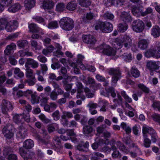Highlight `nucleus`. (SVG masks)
Listing matches in <instances>:
<instances>
[{"mask_svg":"<svg viewBox=\"0 0 160 160\" xmlns=\"http://www.w3.org/2000/svg\"><path fill=\"white\" fill-rule=\"evenodd\" d=\"M27 80L25 81V83H27L28 85L30 86H33L36 82V78L35 77L32 78H28Z\"/></svg>","mask_w":160,"mask_h":160,"instance_id":"nucleus-44","label":"nucleus"},{"mask_svg":"<svg viewBox=\"0 0 160 160\" xmlns=\"http://www.w3.org/2000/svg\"><path fill=\"white\" fill-rule=\"evenodd\" d=\"M90 155L91 160H99L100 158H103L104 157L103 154L98 152L92 153Z\"/></svg>","mask_w":160,"mask_h":160,"instance_id":"nucleus-31","label":"nucleus"},{"mask_svg":"<svg viewBox=\"0 0 160 160\" xmlns=\"http://www.w3.org/2000/svg\"><path fill=\"white\" fill-rule=\"evenodd\" d=\"M28 28L30 32H38L41 30V28L38 27L35 23H32L28 25Z\"/></svg>","mask_w":160,"mask_h":160,"instance_id":"nucleus-25","label":"nucleus"},{"mask_svg":"<svg viewBox=\"0 0 160 160\" xmlns=\"http://www.w3.org/2000/svg\"><path fill=\"white\" fill-rule=\"evenodd\" d=\"M16 46L14 43H11L7 47L6 49L4 50L5 53L7 55H9L11 54L12 51L16 49Z\"/></svg>","mask_w":160,"mask_h":160,"instance_id":"nucleus-29","label":"nucleus"},{"mask_svg":"<svg viewBox=\"0 0 160 160\" xmlns=\"http://www.w3.org/2000/svg\"><path fill=\"white\" fill-rule=\"evenodd\" d=\"M13 126L12 124H8L2 128V133L7 139H10L13 137V133L12 132Z\"/></svg>","mask_w":160,"mask_h":160,"instance_id":"nucleus-8","label":"nucleus"},{"mask_svg":"<svg viewBox=\"0 0 160 160\" xmlns=\"http://www.w3.org/2000/svg\"><path fill=\"white\" fill-rule=\"evenodd\" d=\"M139 88L142 90H138L136 93V94L138 95V97L141 96L143 92L148 93L149 92V89L144 85L142 84H139L138 85Z\"/></svg>","mask_w":160,"mask_h":160,"instance_id":"nucleus-15","label":"nucleus"},{"mask_svg":"<svg viewBox=\"0 0 160 160\" xmlns=\"http://www.w3.org/2000/svg\"><path fill=\"white\" fill-rule=\"evenodd\" d=\"M125 1V0H111V3L116 6H121L123 5Z\"/></svg>","mask_w":160,"mask_h":160,"instance_id":"nucleus-47","label":"nucleus"},{"mask_svg":"<svg viewBox=\"0 0 160 160\" xmlns=\"http://www.w3.org/2000/svg\"><path fill=\"white\" fill-rule=\"evenodd\" d=\"M150 135L151 137V141H152L153 143L155 142L158 138V136L156 132L154 130Z\"/></svg>","mask_w":160,"mask_h":160,"instance_id":"nucleus-57","label":"nucleus"},{"mask_svg":"<svg viewBox=\"0 0 160 160\" xmlns=\"http://www.w3.org/2000/svg\"><path fill=\"white\" fill-rule=\"evenodd\" d=\"M13 72L15 75L20 78L23 77L24 75L23 72L18 68H15L13 69Z\"/></svg>","mask_w":160,"mask_h":160,"instance_id":"nucleus-42","label":"nucleus"},{"mask_svg":"<svg viewBox=\"0 0 160 160\" xmlns=\"http://www.w3.org/2000/svg\"><path fill=\"white\" fill-rule=\"evenodd\" d=\"M130 75L132 76L137 78L140 75V72L138 69L135 67H132L130 71Z\"/></svg>","mask_w":160,"mask_h":160,"instance_id":"nucleus-24","label":"nucleus"},{"mask_svg":"<svg viewBox=\"0 0 160 160\" xmlns=\"http://www.w3.org/2000/svg\"><path fill=\"white\" fill-rule=\"evenodd\" d=\"M77 7V3L74 1L69 2L66 5V8L69 11H74Z\"/></svg>","mask_w":160,"mask_h":160,"instance_id":"nucleus-26","label":"nucleus"},{"mask_svg":"<svg viewBox=\"0 0 160 160\" xmlns=\"http://www.w3.org/2000/svg\"><path fill=\"white\" fill-rule=\"evenodd\" d=\"M35 0H25L24 6L26 9L30 10L33 7L35 4Z\"/></svg>","mask_w":160,"mask_h":160,"instance_id":"nucleus-20","label":"nucleus"},{"mask_svg":"<svg viewBox=\"0 0 160 160\" xmlns=\"http://www.w3.org/2000/svg\"><path fill=\"white\" fill-rule=\"evenodd\" d=\"M39 117L42 122L45 123H48L50 122V120L47 118L45 115L43 114H40L39 116Z\"/></svg>","mask_w":160,"mask_h":160,"instance_id":"nucleus-55","label":"nucleus"},{"mask_svg":"<svg viewBox=\"0 0 160 160\" xmlns=\"http://www.w3.org/2000/svg\"><path fill=\"white\" fill-rule=\"evenodd\" d=\"M78 2L79 4L83 7H87L91 4L90 0H78Z\"/></svg>","mask_w":160,"mask_h":160,"instance_id":"nucleus-40","label":"nucleus"},{"mask_svg":"<svg viewBox=\"0 0 160 160\" xmlns=\"http://www.w3.org/2000/svg\"><path fill=\"white\" fill-rule=\"evenodd\" d=\"M58 25L57 22L52 21L48 23V27L50 29H53L58 28Z\"/></svg>","mask_w":160,"mask_h":160,"instance_id":"nucleus-54","label":"nucleus"},{"mask_svg":"<svg viewBox=\"0 0 160 160\" xmlns=\"http://www.w3.org/2000/svg\"><path fill=\"white\" fill-rule=\"evenodd\" d=\"M34 145L33 141L31 139H28L25 140L23 142V146L26 149H29L33 147Z\"/></svg>","mask_w":160,"mask_h":160,"instance_id":"nucleus-22","label":"nucleus"},{"mask_svg":"<svg viewBox=\"0 0 160 160\" xmlns=\"http://www.w3.org/2000/svg\"><path fill=\"white\" fill-rule=\"evenodd\" d=\"M30 42L31 46L34 48L35 50H40L41 48L42 47L38 45V42L36 41L31 40Z\"/></svg>","mask_w":160,"mask_h":160,"instance_id":"nucleus-48","label":"nucleus"},{"mask_svg":"<svg viewBox=\"0 0 160 160\" xmlns=\"http://www.w3.org/2000/svg\"><path fill=\"white\" fill-rule=\"evenodd\" d=\"M82 39L84 42L91 46L94 45L96 41L95 38L90 35L83 36Z\"/></svg>","mask_w":160,"mask_h":160,"instance_id":"nucleus-14","label":"nucleus"},{"mask_svg":"<svg viewBox=\"0 0 160 160\" xmlns=\"http://www.w3.org/2000/svg\"><path fill=\"white\" fill-rule=\"evenodd\" d=\"M93 18V15L92 13L91 12L87 13L86 15H84L82 18V20L85 22L88 23L89 20L92 19Z\"/></svg>","mask_w":160,"mask_h":160,"instance_id":"nucleus-37","label":"nucleus"},{"mask_svg":"<svg viewBox=\"0 0 160 160\" xmlns=\"http://www.w3.org/2000/svg\"><path fill=\"white\" fill-rule=\"evenodd\" d=\"M154 130L152 128L148 126H144L142 128L143 136L144 135L148 136V133L150 134Z\"/></svg>","mask_w":160,"mask_h":160,"instance_id":"nucleus-33","label":"nucleus"},{"mask_svg":"<svg viewBox=\"0 0 160 160\" xmlns=\"http://www.w3.org/2000/svg\"><path fill=\"white\" fill-rule=\"evenodd\" d=\"M7 22V20L6 18H2L0 19V30L4 29Z\"/></svg>","mask_w":160,"mask_h":160,"instance_id":"nucleus-49","label":"nucleus"},{"mask_svg":"<svg viewBox=\"0 0 160 160\" xmlns=\"http://www.w3.org/2000/svg\"><path fill=\"white\" fill-rule=\"evenodd\" d=\"M54 49V48L52 45H49L46 48L43 49L42 51V53L46 56L49 53L52 52L53 51Z\"/></svg>","mask_w":160,"mask_h":160,"instance_id":"nucleus-35","label":"nucleus"},{"mask_svg":"<svg viewBox=\"0 0 160 160\" xmlns=\"http://www.w3.org/2000/svg\"><path fill=\"white\" fill-rule=\"evenodd\" d=\"M52 116L54 120L57 121L59 120L60 118L59 111L58 110L55 111L52 113Z\"/></svg>","mask_w":160,"mask_h":160,"instance_id":"nucleus-53","label":"nucleus"},{"mask_svg":"<svg viewBox=\"0 0 160 160\" xmlns=\"http://www.w3.org/2000/svg\"><path fill=\"white\" fill-rule=\"evenodd\" d=\"M132 13L136 17H139L142 16V10L138 7H134L132 8Z\"/></svg>","mask_w":160,"mask_h":160,"instance_id":"nucleus-30","label":"nucleus"},{"mask_svg":"<svg viewBox=\"0 0 160 160\" xmlns=\"http://www.w3.org/2000/svg\"><path fill=\"white\" fill-rule=\"evenodd\" d=\"M62 82L65 89L67 92L70 91L72 88V84L67 83L66 82L64 81H63Z\"/></svg>","mask_w":160,"mask_h":160,"instance_id":"nucleus-64","label":"nucleus"},{"mask_svg":"<svg viewBox=\"0 0 160 160\" xmlns=\"http://www.w3.org/2000/svg\"><path fill=\"white\" fill-rule=\"evenodd\" d=\"M1 108L2 113L6 114L8 112L11 111L13 110V107L9 101L3 99L2 101Z\"/></svg>","mask_w":160,"mask_h":160,"instance_id":"nucleus-7","label":"nucleus"},{"mask_svg":"<svg viewBox=\"0 0 160 160\" xmlns=\"http://www.w3.org/2000/svg\"><path fill=\"white\" fill-rule=\"evenodd\" d=\"M147 69L149 71L155 70L157 72H160V67H158L157 62L154 61H148L146 62Z\"/></svg>","mask_w":160,"mask_h":160,"instance_id":"nucleus-10","label":"nucleus"},{"mask_svg":"<svg viewBox=\"0 0 160 160\" xmlns=\"http://www.w3.org/2000/svg\"><path fill=\"white\" fill-rule=\"evenodd\" d=\"M73 115L71 112H69L64 111L62 112V116L64 118H70L73 117Z\"/></svg>","mask_w":160,"mask_h":160,"instance_id":"nucleus-61","label":"nucleus"},{"mask_svg":"<svg viewBox=\"0 0 160 160\" xmlns=\"http://www.w3.org/2000/svg\"><path fill=\"white\" fill-rule=\"evenodd\" d=\"M148 58L152 57L156 58H160V45L159 42L154 47L148 50L144 54Z\"/></svg>","mask_w":160,"mask_h":160,"instance_id":"nucleus-4","label":"nucleus"},{"mask_svg":"<svg viewBox=\"0 0 160 160\" xmlns=\"http://www.w3.org/2000/svg\"><path fill=\"white\" fill-rule=\"evenodd\" d=\"M84 91L86 93V96L88 98H92L93 97L94 94L91 92V91L87 87L84 88Z\"/></svg>","mask_w":160,"mask_h":160,"instance_id":"nucleus-51","label":"nucleus"},{"mask_svg":"<svg viewBox=\"0 0 160 160\" xmlns=\"http://www.w3.org/2000/svg\"><path fill=\"white\" fill-rule=\"evenodd\" d=\"M93 131V128L90 126L86 125L83 127L82 132L86 136H88Z\"/></svg>","mask_w":160,"mask_h":160,"instance_id":"nucleus-27","label":"nucleus"},{"mask_svg":"<svg viewBox=\"0 0 160 160\" xmlns=\"http://www.w3.org/2000/svg\"><path fill=\"white\" fill-rule=\"evenodd\" d=\"M30 66L33 69L38 68L39 66V63L38 62L31 58H27L25 63V67H29Z\"/></svg>","mask_w":160,"mask_h":160,"instance_id":"nucleus-13","label":"nucleus"},{"mask_svg":"<svg viewBox=\"0 0 160 160\" xmlns=\"http://www.w3.org/2000/svg\"><path fill=\"white\" fill-rule=\"evenodd\" d=\"M54 3L52 0H44L42 5L44 9H50L54 7Z\"/></svg>","mask_w":160,"mask_h":160,"instance_id":"nucleus-17","label":"nucleus"},{"mask_svg":"<svg viewBox=\"0 0 160 160\" xmlns=\"http://www.w3.org/2000/svg\"><path fill=\"white\" fill-rule=\"evenodd\" d=\"M121 57L127 62H130L132 59L131 54L130 53H124L121 56Z\"/></svg>","mask_w":160,"mask_h":160,"instance_id":"nucleus-45","label":"nucleus"},{"mask_svg":"<svg viewBox=\"0 0 160 160\" xmlns=\"http://www.w3.org/2000/svg\"><path fill=\"white\" fill-rule=\"evenodd\" d=\"M18 25V22L16 20L10 21L7 23L5 25V29L8 32H11L16 29Z\"/></svg>","mask_w":160,"mask_h":160,"instance_id":"nucleus-12","label":"nucleus"},{"mask_svg":"<svg viewBox=\"0 0 160 160\" xmlns=\"http://www.w3.org/2000/svg\"><path fill=\"white\" fill-rule=\"evenodd\" d=\"M149 43V41L148 39H141L138 42V46L142 50L148 48Z\"/></svg>","mask_w":160,"mask_h":160,"instance_id":"nucleus-16","label":"nucleus"},{"mask_svg":"<svg viewBox=\"0 0 160 160\" xmlns=\"http://www.w3.org/2000/svg\"><path fill=\"white\" fill-rule=\"evenodd\" d=\"M105 90L108 93H110L111 96L113 98H114L116 96V94L115 92L114 88L112 87H110L109 88H106Z\"/></svg>","mask_w":160,"mask_h":160,"instance_id":"nucleus-52","label":"nucleus"},{"mask_svg":"<svg viewBox=\"0 0 160 160\" xmlns=\"http://www.w3.org/2000/svg\"><path fill=\"white\" fill-rule=\"evenodd\" d=\"M19 152L21 156L24 160H28L29 159H31L34 155L33 152L25 150L22 147L20 148Z\"/></svg>","mask_w":160,"mask_h":160,"instance_id":"nucleus-11","label":"nucleus"},{"mask_svg":"<svg viewBox=\"0 0 160 160\" xmlns=\"http://www.w3.org/2000/svg\"><path fill=\"white\" fill-rule=\"evenodd\" d=\"M108 73L112 76V82L114 84L116 83L122 77V73L119 68H110L108 71Z\"/></svg>","mask_w":160,"mask_h":160,"instance_id":"nucleus-5","label":"nucleus"},{"mask_svg":"<svg viewBox=\"0 0 160 160\" xmlns=\"http://www.w3.org/2000/svg\"><path fill=\"white\" fill-rule=\"evenodd\" d=\"M121 128L124 130L127 134H129L131 132V128L130 126L127 125L126 123L122 122L120 125Z\"/></svg>","mask_w":160,"mask_h":160,"instance_id":"nucleus-39","label":"nucleus"},{"mask_svg":"<svg viewBox=\"0 0 160 160\" xmlns=\"http://www.w3.org/2000/svg\"><path fill=\"white\" fill-rule=\"evenodd\" d=\"M0 2L4 7H8L12 3V0H1Z\"/></svg>","mask_w":160,"mask_h":160,"instance_id":"nucleus-60","label":"nucleus"},{"mask_svg":"<svg viewBox=\"0 0 160 160\" xmlns=\"http://www.w3.org/2000/svg\"><path fill=\"white\" fill-rule=\"evenodd\" d=\"M70 95L69 92H65V93L63 95V97L59 99L57 102L60 105L65 104L67 101V98H69Z\"/></svg>","mask_w":160,"mask_h":160,"instance_id":"nucleus-21","label":"nucleus"},{"mask_svg":"<svg viewBox=\"0 0 160 160\" xmlns=\"http://www.w3.org/2000/svg\"><path fill=\"white\" fill-rule=\"evenodd\" d=\"M12 94L15 99L20 98L24 96L23 92L20 90L18 91L16 93L12 92Z\"/></svg>","mask_w":160,"mask_h":160,"instance_id":"nucleus-56","label":"nucleus"},{"mask_svg":"<svg viewBox=\"0 0 160 160\" xmlns=\"http://www.w3.org/2000/svg\"><path fill=\"white\" fill-rule=\"evenodd\" d=\"M40 98V97H38L34 93H33L31 96L32 102L33 103H38L39 102Z\"/></svg>","mask_w":160,"mask_h":160,"instance_id":"nucleus-62","label":"nucleus"},{"mask_svg":"<svg viewBox=\"0 0 160 160\" xmlns=\"http://www.w3.org/2000/svg\"><path fill=\"white\" fill-rule=\"evenodd\" d=\"M132 28L136 32H142L144 29V24L142 21L140 20H135L132 23Z\"/></svg>","mask_w":160,"mask_h":160,"instance_id":"nucleus-9","label":"nucleus"},{"mask_svg":"<svg viewBox=\"0 0 160 160\" xmlns=\"http://www.w3.org/2000/svg\"><path fill=\"white\" fill-rule=\"evenodd\" d=\"M103 17L106 19L112 20L114 16L112 13L107 12L104 13Z\"/></svg>","mask_w":160,"mask_h":160,"instance_id":"nucleus-58","label":"nucleus"},{"mask_svg":"<svg viewBox=\"0 0 160 160\" xmlns=\"http://www.w3.org/2000/svg\"><path fill=\"white\" fill-rule=\"evenodd\" d=\"M143 137V146L146 148H149L150 147L151 144V140L148 138V136L144 135Z\"/></svg>","mask_w":160,"mask_h":160,"instance_id":"nucleus-36","label":"nucleus"},{"mask_svg":"<svg viewBox=\"0 0 160 160\" xmlns=\"http://www.w3.org/2000/svg\"><path fill=\"white\" fill-rule=\"evenodd\" d=\"M122 20L125 22H128L132 21V19L130 14L126 12H123L121 15Z\"/></svg>","mask_w":160,"mask_h":160,"instance_id":"nucleus-19","label":"nucleus"},{"mask_svg":"<svg viewBox=\"0 0 160 160\" xmlns=\"http://www.w3.org/2000/svg\"><path fill=\"white\" fill-rule=\"evenodd\" d=\"M17 45L20 48H24L28 44V42L25 40H20L18 41Z\"/></svg>","mask_w":160,"mask_h":160,"instance_id":"nucleus-41","label":"nucleus"},{"mask_svg":"<svg viewBox=\"0 0 160 160\" xmlns=\"http://www.w3.org/2000/svg\"><path fill=\"white\" fill-rule=\"evenodd\" d=\"M154 109L160 112V102L159 101L153 102L152 105Z\"/></svg>","mask_w":160,"mask_h":160,"instance_id":"nucleus-63","label":"nucleus"},{"mask_svg":"<svg viewBox=\"0 0 160 160\" xmlns=\"http://www.w3.org/2000/svg\"><path fill=\"white\" fill-rule=\"evenodd\" d=\"M95 28L96 30L100 29L103 32L108 33L112 31L113 25L108 22H101L97 23Z\"/></svg>","mask_w":160,"mask_h":160,"instance_id":"nucleus-3","label":"nucleus"},{"mask_svg":"<svg viewBox=\"0 0 160 160\" xmlns=\"http://www.w3.org/2000/svg\"><path fill=\"white\" fill-rule=\"evenodd\" d=\"M56 9L58 12H63L65 9V5L63 3H59L56 6Z\"/></svg>","mask_w":160,"mask_h":160,"instance_id":"nucleus-43","label":"nucleus"},{"mask_svg":"<svg viewBox=\"0 0 160 160\" xmlns=\"http://www.w3.org/2000/svg\"><path fill=\"white\" fill-rule=\"evenodd\" d=\"M59 74L60 75H62L64 78H68L67 75V69L64 67H61L60 70L59 71Z\"/></svg>","mask_w":160,"mask_h":160,"instance_id":"nucleus-46","label":"nucleus"},{"mask_svg":"<svg viewBox=\"0 0 160 160\" xmlns=\"http://www.w3.org/2000/svg\"><path fill=\"white\" fill-rule=\"evenodd\" d=\"M60 27L63 30L69 31L74 27L73 21L69 18L64 17L62 18L59 22Z\"/></svg>","mask_w":160,"mask_h":160,"instance_id":"nucleus-2","label":"nucleus"},{"mask_svg":"<svg viewBox=\"0 0 160 160\" xmlns=\"http://www.w3.org/2000/svg\"><path fill=\"white\" fill-rule=\"evenodd\" d=\"M118 30L121 32H124L128 28V25L125 23H119L118 26Z\"/></svg>","mask_w":160,"mask_h":160,"instance_id":"nucleus-38","label":"nucleus"},{"mask_svg":"<svg viewBox=\"0 0 160 160\" xmlns=\"http://www.w3.org/2000/svg\"><path fill=\"white\" fill-rule=\"evenodd\" d=\"M99 49L103 50V53L108 56H114L116 54V50L113 48L105 44H103L99 47Z\"/></svg>","mask_w":160,"mask_h":160,"instance_id":"nucleus-6","label":"nucleus"},{"mask_svg":"<svg viewBox=\"0 0 160 160\" xmlns=\"http://www.w3.org/2000/svg\"><path fill=\"white\" fill-rule=\"evenodd\" d=\"M21 8L20 5L19 3H15L8 8V11L12 12H15L20 10Z\"/></svg>","mask_w":160,"mask_h":160,"instance_id":"nucleus-34","label":"nucleus"},{"mask_svg":"<svg viewBox=\"0 0 160 160\" xmlns=\"http://www.w3.org/2000/svg\"><path fill=\"white\" fill-rule=\"evenodd\" d=\"M22 115L15 114L13 116V121L17 124H22L23 123Z\"/></svg>","mask_w":160,"mask_h":160,"instance_id":"nucleus-23","label":"nucleus"},{"mask_svg":"<svg viewBox=\"0 0 160 160\" xmlns=\"http://www.w3.org/2000/svg\"><path fill=\"white\" fill-rule=\"evenodd\" d=\"M123 142H125L126 145H128L129 147H134L138 149H139V148L137 145L135 144L132 141L131 139L130 138L127 137L124 138L123 139Z\"/></svg>","mask_w":160,"mask_h":160,"instance_id":"nucleus-18","label":"nucleus"},{"mask_svg":"<svg viewBox=\"0 0 160 160\" xmlns=\"http://www.w3.org/2000/svg\"><path fill=\"white\" fill-rule=\"evenodd\" d=\"M113 102L114 103H117L119 105H122L123 102V99L119 94L118 95V98L114 99L113 100Z\"/></svg>","mask_w":160,"mask_h":160,"instance_id":"nucleus-59","label":"nucleus"},{"mask_svg":"<svg viewBox=\"0 0 160 160\" xmlns=\"http://www.w3.org/2000/svg\"><path fill=\"white\" fill-rule=\"evenodd\" d=\"M112 45L116 49H120L123 46L127 50L132 46V39L129 36L125 35L121 39H115Z\"/></svg>","mask_w":160,"mask_h":160,"instance_id":"nucleus-1","label":"nucleus"},{"mask_svg":"<svg viewBox=\"0 0 160 160\" xmlns=\"http://www.w3.org/2000/svg\"><path fill=\"white\" fill-rule=\"evenodd\" d=\"M116 144L118 149L126 153H128L129 151L126 148L125 145L119 141L116 142Z\"/></svg>","mask_w":160,"mask_h":160,"instance_id":"nucleus-28","label":"nucleus"},{"mask_svg":"<svg viewBox=\"0 0 160 160\" xmlns=\"http://www.w3.org/2000/svg\"><path fill=\"white\" fill-rule=\"evenodd\" d=\"M25 75L26 78H27L35 77L34 73L33 70L31 69L29 67H25Z\"/></svg>","mask_w":160,"mask_h":160,"instance_id":"nucleus-32","label":"nucleus"},{"mask_svg":"<svg viewBox=\"0 0 160 160\" xmlns=\"http://www.w3.org/2000/svg\"><path fill=\"white\" fill-rule=\"evenodd\" d=\"M151 117L154 121L160 125V114L155 113L152 115Z\"/></svg>","mask_w":160,"mask_h":160,"instance_id":"nucleus-50","label":"nucleus"}]
</instances>
